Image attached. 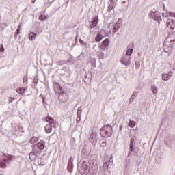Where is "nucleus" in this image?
Instances as JSON below:
<instances>
[{"instance_id": "1", "label": "nucleus", "mask_w": 175, "mask_h": 175, "mask_svg": "<svg viewBox=\"0 0 175 175\" xmlns=\"http://www.w3.org/2000/svg\"><path fill=\"white\" fill-rule=\"evenodd\" d=\"M100 133L102 137H110L113 135V127L110 125H105L101 128Z\"/></svg>"}, {"instance_id": "2", "label": "nucleus", "mask_w": 175, "mask_h": 175, "mask_svg": "<svg viewBox=\"0 0 175 175\" xmlns=\"http://www.w3.org/2000/svg\"><path fill=\"white\" fill-rule=\"evenodd\" d=\"M46 121L49 122V124H46L44 127L46 133H51L53 131V128H55V121L54 120V118H53L51 116H48L46 118Z\"/></svg>"}, {"instance_id": "3", "label": "nucleus", "mask_w": 175, "mask_h": 175, "mask_svg": "<svg viewBox=\"0 0 175 175\" xmlns=\"http://www.w3.org/2000/svg\"><path fill=\"white\" fill-rule=\"evenodd\" d=\"M91 167V162H90V159L88 157H84L82 159V164L81 170H82L83 174H87L88 173V169Z\"/></svg>"}, {"instance_id": "4", "label": "nucleus", "mask_w": 175, "mask_h": 175, "mask_svg": "<svg viewBox=\"0 0 175 175\" xmlns=\"http://www.w3.org/2000/svg\"><path fill=\"white\" fill-rule=\"evenodd\" d=\"M173 42H174V40H170V42L167 40V39L164 40L163 49L165 53H167V51H172L173 49V46L174 44Z\"/></svg>"}, {"instance_id": "5", "label": "nucleus", "mask_w": 175, "mask_h": 175, "mask_svg": "<svg viewBox=\"0 0 175 175\" xmlns=\"http://www.w3.org/2000/svg\"><path fill=\"white\" fill-rule=\"evenodd\" d=\"M148 16L150 18H152L153 20H155L156 21H158L159 24V20H162L161 19V12H159V11H154L152 10L149 12Z\"/></svg>"}, {"instance_id": "6", "label": "nucleus", "mask_w": 175, "mask_h": 175, "mask_svg": "<svg viewBox=\"0 0 175 175\" xmlns=\"http://www.w3.org/2000/svg\"><path fill=\"white\" fill-rule=\"evenodd\" d=\"M131 58V57L130 55H123L120 59V62L122 65H124V66H129L132 62V59Z\"/></svg>"}, {"instance_id": "7", "label": "nucleus", "mask_w": 175, "mask_h": 175, "mask_svg": "<svg viewBox=\"0 0 175 175\" xmlns=\"http://www.w3.org/2000/svg\"><path fill=\"white\" fill-rule=\"evenodd\" d=\"M89 141L93 146H95L98 143V133L96 131H93L90 133Z\"/></svg>"}, {"instance_id": "8", "label": "nucleus", "mask_w": 175, "mask_h": 175, "mask_svg": "<svg viewBox=\"0 0 175 175\" xmlns=\"http://www.w3.org/2000/svg\"><path fill=\"white\" fill-rule=\"evenodd\" d=\"M10 161H12V158L8 157L0 159V167H1V169H6Z\"/></svg>"}, {"instance_id": "9", "label": "nucleus", "mask_w": 175, "mask_h": 175, "mask_svg": "<svg viewBox=\"0 0 175 175\" xmlns=\"http://www.w3.org/2000/svg\"><path fill=\"white\" fill-rule=\"evenodd\" d=\"M166 25L167 28L175 29V21L172 18H168L166 22Z\"/></svg>"}, {"instance_id": "10", "label": "nucleus", "mask_w": 175, "mask_h": 175, "mask_svg": "<svg viewBox=\"0 0 175 175\" xmlns=\"http://www.w3.org/2000/svg\"><path fill=\"white\" fill-rule=\"evenodd\" d=\"M121 24H122V21L121 19H118L113 27V32L114 33H116V32H118V29H120Z\"/></svg>"}, {"instance_id": "11", "label": "nucleus", "mask_w": 175, "mask_h": 175, "mask_svg": "<svg viewBox=\"0 0 175 175\" xmlns=\"http://www.w3.org/2000/svg\"><path fill=\"white\" fill-rule=\"evenodd\" d=\"M98 18H99V17L98 16H95L94 17L92 21L90 24V27L92 29V28H95V27H96V25H98V21H99Z\"/></svg>"}, {"instance_id": "12", "label": "nucleus", "mask_w": 175, "mask_h": 175, "mask_svg": "<svg viewBox=\"0 0 175 175\" xmlns=\"http://www.w3.org/2000/svg\"><path fill=\"white\" fill-rule=\"evenodd\" d=\"M33 147H37L38 150H44L46 142L44 141H40L37 144L33 145Z\"/></svg>"}, {"instance_id": "13", "label": "nucleus", "mask_w": 175, "mask_h": 175, "mask_svg": "<svg viewBox=\"0 0 175 175\" xmlns=\"http://www.w3.org/2000/svg\"><path fill=\"white\" fill-rule=\"evenodd\" d=\"M109 38L105 39L103 42L102 45L100 46V50H103L105 51L106 50V47H109Z\"/></svg>"}, {"instance_id": "14", "label": "nucleus", "mask_w": 175, "mask_h": 175, "mask_svg": "<svg viewBox=\"0 0 175 175\" xmlns=\"http://www.w3.org/2000/svg\"><path fill=\"white\" fill-rule=\"evenodd\" d=\"M38 154H39V151L34 148L32 152H30L29 157L33 158V159H36L38 158Z\"/></svg>"}, {"instance_id": "15", "label": "nucleus", "mask_w": 175, "mask_h": 175, "mask_svg": "<svg viewBox=\"0 0 175 175\" xmlns=\"http://www.w3.org/2000/svg\"><path fill=\"white\" fill-rule=\"evenodd\" d=\"M172 75H173V72H168L167 74H162V79L165 81H167V80H170Z\"/></svg>"}, {"instance_id": "16", "label": "nucleus", "mask_w": 175, "mask_h": 175, "mask_svg": "<svg viewBox=\"0 0 175 175\" xmlns=\"http://www.w3.org/2000/svg\"><path fill=\"white\" fill-rule=\"evenodd\" d=\"M54 88H55V92H56V94H61V90L62 88H61V85H59V83H55Z\"/></svg>"}, {"instance_id": "17", "label": "nucleus", "mask_w": 175, "mask_h": 175, "mask_svg": "<svg viewBox=\"0 0 175 175\" xmlns=\"http://www.w3.org/2000/svg\"><path fill=\"white\" fill-rule=\"evenodd\" d=\"M105 36H107V35L103 36L102 35V31H100L95 38L96 42H100V40H102Z\"/></svg>"}, {"instance_id": "18", "label": "nucleus", "mask_w": 175, "mask_h": 175, "mask_svg": "<svg viewBox=\"0 0 175 175\" xmlns=\"http://www.w3.org/2000/svg\"><path fill=\"white\" fill-rule=\"evenodd\" d=\"M151 90L153 95L158 94V88L155 85H152Z\"/></svg>"}, {"instance_id": "19", "label": "nucleus", "mask_w": 175, "mask_h": 175, "mask_svg": "<svg viewBox=\"0 0 175 175\" xmlns=\"http://www.w3.org/2000/svg\"><path fill=\"white\" fill-rule=\"evenodd\" d=\"M26 91H27V88H20L18 90H16V92H18V94H20L21 95H24Z\"/></svg>"}, {"instance_id": "20", "label": "nucleus", "mask_w": 175, "mask_h": 175, "mask_svg": "<svg viewBox=\"0 0 175 175\" xmlns=\"http://www.w3.org/2000/svg\"><path fill=\"white\" fill-rule=\"evenodd\" d=\"M36 35H37L36 33L31 32L29 34V40H35V39H36Z\"/></svg>"}, {"instance_id": "21", "label": "nucleus", "mask_w": 175, "mask_h": 175, "mask_svg": "<svg viewBox=\"0 0 175 175\" xmlns=\"http://www.w3.org/2000/svg\"><path fill=\"white\" fill-rule=\"evenodd\" d=\"M90 64L93 68H96V59L95 58L90 59Z\"/></svg>"}, {"instance_id": "22", "label": "nucleus", "mask_w": 175, "mask_h": 175, "mask_svg": "<svg viewBox=\"0 0 175 175\" xmlns=\"http://www.w3.org/2000/svg\"><path fill=\"white\" fill-rule=\"evenodd\" d=\"M98 57L99 59H105V53H103V51H99L98 53Z\"/></svg>"}, {"instance_id": "23", "label": "nucleus", "mask_w": 175, "mask_h": 175, "mask_svg": "<svg viewBox=\"0 0 175 175\" xmlns=\"http://www.w3.org/2000/svg\"><path fill=\"white\" fill-rule=\"evenodd\" d=\"M39 141V138H38L37 137H33L31 139H30V143L31 144H34V143H36V142Z\"/></svg>"}, {"instance_id": "24", "label": "nucleus", "mask_w": 175, "mask_h": 175, "mask_svg": "<svg viewBox=\"0 0 175 175\" xmlns=\"http://www.w3.org/2000/svg\"><path fill=\"white\" fill-rule=\"evenodd\" d=\"M113 8H114V2H113V0H111L108 6V10H113Z\"/></svg>"}, {"instance_id": "25", "label": "nucleus", "mask_w": 175, "mask_h": 175, "mask_svg": "<svg viewBox=\"0 0 175 175\" xmlns=\"http://www.w3.org/2000/svg\"><path fill=\"white\" fill-rule=\"evenodd\" d=\"M81 121V112H77V123L79 124Z\"/></svg>"}, {"instance_id": "26", "label": "nucleus", "mask_w": 175, "mask_h": 175, "mask_svg": "<svg viewBox=\"0 0 175 175\" xmlns=\"http://www.w3.org/2000/svg\"><path fill=\"white\" fill-rule=\"evenodd\" d=\"M129 126H130V128H135V126H136V122L133 120H130L129 123Z\"/></svg>"}, {"instance_id": "27", "label": "nucleus", "mask_w": 175, "mask_h": 175, "mask_svg": "<svg viewBox=\"0 0 175 175\" xmlns=\"http://www.w3.org/2000/svg\"><path fill=\"white\" fill-rule=\"evenodd\" d=\"M165 17H174L175 18V12H167Z\"/></svg>"}, {"instance_id": "28", "label": "nucleus", "mask_w": 175, "mask_h": 175, "mask_svg": "<svg viewBox=\"0 0 175 175\" xmlns=\"http://www.w3.org/2000/svg\"><path fill=\"white\" fill-rule=\"evenodd\" d=\"M133 53V49H129L126 51V53L124 54V55H129L131 57V55H132V53Z\"/></svg>"}, {"instance_id": "29", "label": "nucleus", "mask_w": 175, "mask_h": 175, "mask_svg": "<svg viewBox=\"0 0 175 175\" xmlns=\"http://www.w3.org/2000/svg\"><path fill=\"white\" fill-rule=\"evenodd\" d=\"M136 137L133 136L131 137L130 141V146H134V144L136 143V139H135Z\"/></svg>"}, {"instance_id": "30", "label": "nucleus", "mask_w": 175, "mask_h": 175, "mask_svg": "<svg viewBox=\"0 0 175 175\" xmlns=\"http://www.w3.org/2000/svg\"><path fill=\"white\" fill-rule=\"evenodd\" d=\"M21 28V24H20L18 25V29H16V35H14V38H17V35H18L20 33Z\"/></svg>"}, {"instance_id": "31", "label": "nucleus", "mask_w": 175, "mask_h": 175, "mask_svg": "<svg viewBox=\"0 0 175 175\" xmlns=\"http://www.w3.org/2000/svg\"><path fill=\"white\" fill-rule=\"evenodd\" d=\"M6 27H8V24H6V23H0V28H1L2 29H5Z\"/></svg>"}, {"instance_id": "32", "label": "nucleus", "mask_w": 175, "mask_h": 175, "mask_svg": "<svg viewBox=\"0 0 175 175\" xmlns=\"http://www.w3.org/2000/svg\"><path fill=\"white\" fill-rule=\"evenodd\" d=\"M133 146L134 145H130V148L129 149V156L131 155V152H133Z\"/></svg>"}, {"instance_id": "33", "label": "nucleus", "mask_w": 175, "mask_h": 175, "mask_svg": "<svg viewBox=\"0 0 175 175\" xmlns=\"http://www.w3.org/2000/svg\"><path fill=\"white\" fill-rule=\"evenodd\" d=\"M100 147H106V141H101L100 142Z\"/></svg>"}, {"instance_id": "34", "label": "nucleus", "mask_w": 175, "mask_h": 175, "mask_svg": "<svg viewBox=\"0 0 175 175\" xmlns=\"http://www.w3.org/2000/svg\"><path fill=\"white\" fill-rule=\"evenodd\" d=\"M135 67L139 69L140 68V62H135Z\"/></svg>"}, {"instance_id": "35", "label": "nucleus", "mask_w": 175, "mask_h": 175, "mask_svg": "<svg viewBox=\"0 0 175 175\" xmlns=\"http://www.w3.org/2000/svg\"><path fill=\"white\" fill-rule=\"evenodd\" d=\"M39 20H46V17L44 16V15H40L39 17Z\"/></svg>"}, {"instance_id": "36", "label": "nucleus", "mask_w": 175, "mask_h": 175, "mask_svg": "<svg viewBox=\"0 0 175 175\" xmlns=\"http://www.w3.org/2000/svg\"><path fill=\"white\" fill-rule=\"evenodd\" d=\"M3 51H5V48L3 47V45H1L0 53H3Z\"/></svg>"}, {"instance_id": "37", "label": "nucleus", "mask_w": 175, "mask_h": 175, "mask_svg": "<svg viewBox=\"0 0 175 175\" xmlns=\"http://www.w3.org/2000/svg\"><path fill=\"white\" fill-rule=\"evenodd\" d=\"M134 100H135V96L131 95L130 100H129V103H131L133 102Z\"/></svg>"}, {"instance_id": "38", "label": "nucleus", "mask_w": 175, "mask_h": 175, "mask_svg": "<svg viewBox=\"0 0 175 175\" xmlns=\"http://www.w3.org/2000/svg\"><path fill=\"white\" fill-rule=\"evenodd\" d=\"M139 93V92H133V94H132V95L133 96H137V94Z\"/></svg>"}, {"instance_id": "39", "label": "nucleus", "mask_w": 175, "mask_h": 175, "mask_svg": "<svg viewBox=\"0 0 175 175\" xmlns=\"http://www.w3.org/2000/svg\"><path fill=\"white\" fill-rule=\"evenodd\" d=\"M79 111H80V113H81V111H83V108L81 107H78V111L77 113H79Z\"/></svg>"}, {"instance_id": "40", "label": "nucleus", "mask_w": 175, "mask_h": 175, "mask_svg": "<svg viewBox=\"0 0 175 175\" xmlns=\"http://www.w3.org/2000/svg\"><path fill=\"white\" fill-rule=\"evenodd\" d=\"M13 100H14V98H12V97H10L9 98V102L10 103H12L13 102Z\"/></svg>"}, {"instance_id": "41", "label": "nucleus", "mask_w": 175, "mask_h": 175, "mask_svg": "<svg viewBox=\"0 0 175 175\" xmlns=\"http://www.w3.org/2000/svg\"><path fill=\"white\" fill-rule=\"evenodd\" d=\"M79 43L81 44H85V43H84V41H83V40H81V39H79Z\"/></svg>"}, {"instance_id": "42", "label": "nucleus", "mask_w": 175, "mask_h": 175, "mask_svg": "<svg viewBox=\"0 0 175 175\" xmlns=\"http://www.w3.org/2000/svg\"><path fill=\"white\" fill-rule=\"evenodd\" d=\"M33 81L34 84H38V79L35 78Z\"/></svg>"}, {"instance_id": "43", "label": "nucleus", "mask_w": 175, "mask_h": 175, "mask_svg": "<svg viewBox=\"0 0 175 175\" xmlns=\"http://www.w3.org/2000/svg\"><path fill=\"white\" fill-rule=\"evenodd\" d=\"M36 1V0H31L32 3H35Z\"/></svg>"}, {"instance_id": "44", "label": "nucleus", "mask_w": 175, "mask_h": 175, "mask_svg": "<svg viewBox=\"0 0 175 175\" xmlns=\"http://www.w3.org/2000/svg\"><path fill=\"white\" fill-rule=\"evenodd\" d=\"M122 126H120V131H122Z\"/></svg>"}, {"instance_id": "45", "label": "nucleus", "mask_w": 175, "mask_h": 175, "mask_svg": "<svg viewBox=\"0 0 175 175\" xmlns=\"http://www.w3.org/2000/svg\"><path fill=\"white\" fill-rule=\"evenodd\" d=\"M42 102L44 103V98L42 97Z\"/></svg>"}, {"instance_id": "46", "label": "nucleus", "mask_w": 175, "mask_h": 175, "mask_svg": "<svg viewBox=\"0 0 175 175\" xmlns=\"http://www.w3.org/2000/svg\"><path fill=\"white\" fill-rule=\"evenodd\" d=\"M163 9H165V4H163Z\"/></svg>"}, {"instance_id": "47", "label": "nucleus", "mask_w": 175, "mask_h": 175, "mask_svg": "<svg viewBox=\"0 0 175 175\" xmlns=\"http://www.w3.org/2000/svg\"><path fill=\"white\" fill-rule=\"evenodd\" d=\"M162 15H163V16H164V15H165V14H164V13H163V14H162Z\"/></svg>"}, {"instance_id": "48", "label": "nucleus", "mask_w": 175, "mask_h": 175, "mask_svg": "<svg viewBox=\"0 0 175 175\" xmlns=\"http://www.w3.org/2000/svg\"><path fill=\"white\" fill-rule=\"evenodd\" d=\"M85 79H87V76H85Z\"/></svg>"}, {"instance_id": "49", "label": "nucleus", "mask_w": 175, "mask_h": 175, "mask_svg": "<svg viewBox=\"0 0 175 175\" xmlns=\"http://www.w3.org/2000/svg\"><path fill=\"white\" fill-rule=\"evenodd\" d=\"M103 32H105V30H103Z\"/></svg>"}]
</instances>
